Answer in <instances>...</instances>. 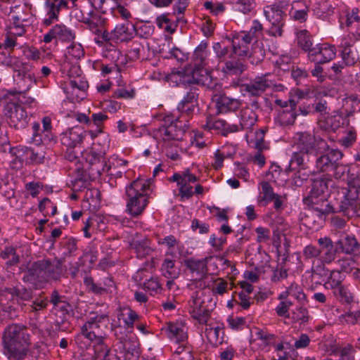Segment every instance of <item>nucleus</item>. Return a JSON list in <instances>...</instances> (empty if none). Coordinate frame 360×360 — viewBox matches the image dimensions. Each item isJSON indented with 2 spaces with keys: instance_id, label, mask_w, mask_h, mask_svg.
Here are the masks:
<instances>
[{
  "instance_id": "f257e3e1",
  "label": "nucleus",
  "mask_w": 360,
  "mask_h": 360,
  "mask_svg": "<svg viewBox=\"0 0 360 360\" xmlns=\"http://www.w3.org/2000/svg\"><path fill=\"white\" fill-rule=\"evenodd\" d=\"M1 344L3 354L8 360H24L30 352L27 327L18 323L8 325L3 333Z\"/></svg>"
},
{
  "instance_id": "f03ea898",
  "label": "nucleus",
  "mask_w": 360,
  "mask_h": 360,
  "mask_svg": "<svg viewBox=\"0 0 360 360\" xmlns=\"http://www.w3.org/2000/svg\"><path fill=\"white\" fill-rule=\"evenodd\" d=\"M206 46H196L193 56V67L186 68L184 71L172 72L168 79L178 82L177 79L182 83L196 84L210 87L212 83L210 72L206 68L207 51Z\"/></svg>"
},
{
  "instance_id": "7ed1b4c3",
  "label": "nucleus",
  "mask_w": 360,
  "mask_h": 360,
  "mask_svg": "<svg viewBox=\"0 0 360 360\" xmlns=\"http://www.w3.org/2000/svg\"><path fill=\"white\" fill-rule=\"evenodd\" d=\"M155 188L153 179L138 178L126 186L124 199L126 212L134 217L141 215L148 204V198Z\"/></svg>"
},
{
  "instance_id": "20e7f679",
  "label": "nucleus",
  "mask_w": 360,
  "mask_h": 360,
  "mask_svg": "<svg viewBox=\"0 0 360 360\" xmlns=\"http://www.w3.org/2000/svg\"><path fill=\"white\" fill-rule=\"evenodd\" d=\"M91 314L93 316L88 318L81 327L80 333L77 335L75 339L76 344L82 349L87 347V345L83 341L84 338L89 342L106 339V330L110 322L108 314L91 313Z\"/></svg>"
},
{
  "instance_id": "39448f33",
  "label": "nucleus",
  "mask_w": 360,
  "mask_h": 360,
  "mask_svg": "<svg viewBox=\"0 0 360 360\" xmlns=\"http://www.w3.org/2000/svg\"><path fill=\"white\" fill-rule=\"evenodd\" d=\"M303 51L308 53V58L316 65L311 70V75L317 79L319 82L326 79V74L319 64L326 63L332 60L335 56V46H303Z\"/></svg>"
},
{
  "instance_id": "423d86ee",
  "label": "nucleus",
  "mask_w": 360,
  "mask_h": 360,
  "mask_svg": "<svg viewBox=\"0 0 360 360\" xmlns=\"http://www.w3.org/2000/svg\"><path fill=\"white\" fill-rule=\"evenodd\" d=\"M7 66L13 70V79L20 94L27 93L33 83L34 73L32 72V65L23 63L18 59L9 58L5 61Z\"/></svg>"
},
{
  "instance_id": "0eeeda50",
  "label": "nucleus",
  "mask_w": 360,
  "mask_h": 360,
  "mask_svg": "<svg viewBox=\"0 0 360 360\" xmlns=\"http://www.w3.org/2000/svg\"><path fill=\"white\" fill-rule=\"evenodd\" d=\"M288 3L285 1H279L272 5L267 6L264 9V14L266 20L271 24V27L266 31L270 37H281L284 25L285 12Z\"/></svg>"
},
{
  "instance_id": "6e6552de",
  "label": "nucleus",
  "mask_w": 360,
  "mask_h": 360,
  "mask_svg": "<svg viewBox=\"0 0 360 360\" xmlns=\"http://www.w3.org/2000/svg\"><path fill=\"white\" fill-rule=\"evenodd\" d=\"M349 184L351 189L342 196L338 210L348 219L355 214L360 217V179H354Z\"/></svg>"
},
{
  "instance_id": "1a4fd4ad",
  "label": "nucleus",
  "mask_w": 360,
  "mask_h": 360,
  "mask_svg": "<svg viewBox=\"0 0 360 360\" xmlns=\"http://www.w3.org/2000/svg\"><path fill=\"white\" fill-rule=\"evenodd\" d=\"M318 148L323 149V153L316 158L314 173L332 171L333 168L342 160L343 153L338 149H330L323 139L319 141Z\"/></svg>"
},
{
  "instance_id": "9d476101",
  "label": "nucleus",
  "mask_w": 360,
  "mask_h": 360,
  "mask_svg": "<svg viewBox=\"0 0 360 360\" xmlns=\"http://www.w3.org/2000/svg\"><path fill=\"white\" fill-rule=\"evenodd\" d=\"M159 133L162 136L163 141H180L188 129L187 125L182 124V121L174 119L171 115L161 119L159 117Z\"/></svg>"
},
{
  "instance_id": "9b49d317",
  "label": "nucleus",
  "mask_w": 360,
  "mask_h": 360,
  "mask_svg": "<svg viewBox=\"0 0 360 360\" xmlns=\"http://www.w3.org/2000/svg\"><path fill=\"white\" fill-rule=\"evenodd\" d=\"M263 26L258 20H254L248 32L241 31L231 33L228 37L232 45H240L241 44L252 45H263Z\"/></svg>"
},
{
  "instance_id": "f8f14e48",
  "label": "nucleus",
  "mask_w": 360,
  "mask_h": 360,
  "mask_svg": "<svg viewBox=\"0 0 360 360\" xmlns=\"http://www.w3.org/2000/svg\"><path fill=\"white\" fill-rule=\"evenodd\" d=\"M4 113L9 127L15 129H25L28 124V115L25 109L15 101L8 102Z\"/></svg>"
},
{
  "instance_id": "ddd939ff",
  "label": "nucleus",
  "mask_w": 360,
  "mask_h": 360,
  "mask_svg": "<svg viewBox=\"0 0 360 360\" xmlns=\"http://www.w3.org/2000/svg\"><path fill=\"white\" fill-rule=\"evenodd\" d=\"M202 294L199 291L193 292L188 302V311L191 317L200 323L207 324L210 317L211 310L205 305V301L201 297Z\"/></svg>"
},
{
  "instance_id": "4468645a",
  "label": "nucleus",
  "mask_w": 360,
  "mask_h": 360,
  "mask_svg": "<svg viewBox=\"0 0 360 360\" xmlns=\"http://www.w3.org/2000/svg\"><path fill=\"white\" fill-rule=\"evenodd\" d=\"M104 153H96L93 150L86 151L82 155L88 164L89 175L94 178L100 176L107 167L108 161L104 157Z\"/></svg>"
},
{
  "instance_id": "2eb2a0df",
  "label": "nucleus",
  "mask_w": 360,
  "mask_h": 360,
  "mask_svg": "<svg viewBox=\"0 0 360 360\" xmlns=\"http://www.w3.org/2000/svg\"><path fill=\"white\" fill-rule=\"evenodd\" d=\"M70 8L68 0H45L44 9L46 17L44 19V24L50 25L58 21L60 11Z\"/></svg>"
},
{
  "instance_id": "dca6fc26",
  "label": "nucleus",
  "mask_w": 360,
  "mask_h": 360,
  "mask_svg": "<svg viewBox=\"0 0 360 360\" xmlns=\"http://www.w3.org/2000/svg\"><path fill=\"white\" fill-rule=\"evenodd\" d=\"M259 109L257 102H253L250 106L243 108L239 115L240 124H237L238 131L240 130L251 131L258 120L256 112Z\"/></svg>"
},
{
  "instance_id": "f3484780",
  "label": "nucleus",
  "mask_w": 360,
  "mask_h": 360,
  "mask_svg": "<svg viewBox=\"0 0 360 360\" xmlns=\"http://www.w3.org/2000/svg\"><path fill=\"white\" fill-rule=\"evenodd\" d=\"M320 251V261L323 264H329L336 258L338 252L337 246H334V243L330 237H321L317 240Z\"/></svg>"
},
{
  "instance_id": "a211bd4d",
  "label": "nucleus",
  "mask_w": 360,
  "mask_h": 360,
  "mask_svg": "<svg viewBox=\"0 0 360 360\" xmlns=\"http://www.w3.org/2000/svg\"><path fill=\"white\" fill-rule=\"evenodd\" d=\"M128 25V24L127 25L124 24L117 25L110 34L103 32L101 37L104 41H112L115 44L128 42L133 38L134 31L132 25L131 29Z\"/></svg>"
},
{
  "instance_id": "6ab92c4d",
  "label": "nucleus",
  "mask_w": 360,
  "mask_h": 360,
  "mask_svg": "<svg viewBox=\"0 0 360 360\" xmlns=\"http://www.w3.org/2000/svg\"><path fill=\"white\" fill-rule=\"evenodd\" d=\"M86 131L79 126L68 129L60 135L61 143L69 148H74L81 144Z\"/></svg>"
},
{
  "instance_id": "aec40b11",
  "label": "nucleus",
  "mask_w": 360,
  "mask_h": 360,
  "mask_svg": "<svg viewBox=\"0 0 360 360\" xmlns=\"http://www.w3.org/2000/svg\"><path fill=\"white\" fill-rule=\"evenodd\" d=\"M300 96L296 98V96H290L289 98L290 102V108L289 109H283L278 111V115L276 117V122L283 127H287L292 125L297 116V113L296 112V108L298 103V99Z\"/></svg>"
},
{
  "instance_id": "412c9836",
  "label": "nucleus",
  "mask_w": 360,
  "mask_h": 360,
  "mask_svg": "<svg viewBox=\"0 0 360 360\" xmlns=\"http://www.w3.org/2000/svg\"><path fill=\"white\" fill-rule=\"evenodd\" d=\"M113 331L117 339L123 344L126 358L129 360H137L139 356L138 343L126 339V335L122 333V327L120 325L115 326Z\"/></svg>"
},
{
  "instance_id": "4be33fe9",
  "label": "nucleus",
  "mask_w": 360,
  "mask_h": 360,
  "mask_svg": "<svg viewBox=\"0 0 360 360\" xmlns=\"http://www.w3.org/2000/svg\"><path fill=\"white\" fill-rule=\"evenodd\" d=\"M47 265L46 259L32 263L27 268V281L32 283H46V267Z\"/></svg>"
},
{
  "instance_id": "5701e85b",
  "label": "nucleus",
  "mask_w": 360,
  "mask_h": 360,
  "mask_svg": "<svg viewBox=\"0 0 360 360\" xmlns=\"http://www.w3.org/2000/svg\"><path fill=\"white\" fill-rule=\"evenodd\" d=\"M204 128L208 131H214L217 134H221L223 136L238 131L237 124H229L224 120L216 119L211 116L207 118Z\"/></svg>"
},
{
  "instance_id": "b1692460",
  "label": "nucleus",
  "mask_w": 360,
  "mask_h": 360,
  "mask_svg": "<svg viewBox=\"0 0 360 360\" xmlns=\"http://www.w3.org/2000/svg\"><path fill=\"white\" fill-rule=\"evenodd\" d=\"M46 262L48 263L46 267V283L60 281L66 272V268L63 266L64 260L55 258L53 261L46 259Z\"/></svg>"
},
{
  "instance_id": "393cba45",
  "label": "nucleus",
  "mask_w": 360,
  "mask_h": 360,
  "mask_svg": "<svg viewBox=\"0 0 360 360\" xmlns=\"http://www.w3.org/2000/svg\"><path fill=\"white\" fill-rule=\"evenodd\" d=\"M333 176L337 179H342L347 181V187L343 188L342 193V196L346 195V193L351 189L349 183L354 179H360L356 174L351 173L350 167L347 165L340 163V161L333 168Z\"/></svg>"
},
{
  "instance_id": "a878e982",
  "label": "nucleus",
  "mask_w": 360,
  "mask_h": 360,
  "mask_svg": "<svg viewBox=\"0 0 360 360\" xmlns=\"http://www.w3.org/2000/svg\"><path fill=\"white\" fill-rule=\"evenodd\" d=\"M167 337L177 343L184 342L188 338L187 328L182 323H169L167 326L162 328Z\"/></svg>"
},
{
  "instance_id": "bb28decb",
  "label": "nucleus",
  "mask_w": 360,
  "mask_h": 360,
  "mask_svg": "<svg viewBox=\"0 0 360 360\" xmlns=\"http://www.w3.org/2000/svg\"><path fill=\"white\" fill-rule=\"evenodd\" d=\"M214 101L216 107L219 113H227L229 112L236 111L242 105L241 100L231 98L224 94L216 95Z\"/></svg>"
},
{
  "instance_id": "cd10ccee",
  "label": "nucleus",
  "mask_w": 360,
  "mask_h": 360,
  "mask_svg": "<svg viewBox=\"0 0 360 360\" xmlns=\"http://www.w3.org/2000/svg\"><path fill=\"white\" fill-rule=\"evenodd\" d=\"M270 73L265 74L260 77H257L249 84L246 85V91L252 96H259L262 94L267 88L274 85V83L266 77Z\"/></svg>"
},
{
  "instance_id": "c85d7f7f",
  "label": "nucleus",
  "mask_w": 360,
  "mask_h": 360,
  "mask_svg": "<svg viewBox=\"0 0 360 360\" xmlns=\"http://www.w3.org/2000/svg\"><path fill=\"white\" fill-rule=\"evenodd\" d=\"M205 329V335L208 342L212 345L217 346L223 342L222 335L224 328L222 323H217L216 326L207 323Z\"/></svg>"
},
{
  "instance_id": "c756f323",
  "label": "nucleus",
  "mask_w": 360,
  "mask_h": 360,
  "mask_svg": "<svg viewBox=\"0 0 360 360\" xmlns=\"http://www.w3.org/2000/svg\"><path fill=\"white\" fill-rule=\"evenodd\" d=\"M117 318L120 321L118 326H122L120 321H123V327L126 329H132L135 321L139 319L138 314L128 306L120 307L117 314ZM122 328V326H121Z\"/></svg>"
},
{
  "instance_id": "7c9ffc66",
  "label": "nucleus",
  "mask_w": 360,
  "mask_h": 360,
  "mask_svg": "<svg viewBox=\"0 0 360 360\" xmlns=\"http://www.w3.org/2000/svg\"><path fill=\"white\" fill-rule=\"evenodd\" d=\"M339 252L352 254L359 249V243L354 236L345 235L336 242Z\"/></svg>"
},
{
  "instance_id": "2f4dec72",
  "label": "nucleus",
  "mask_w": 360,
  "mask_h": 360,
  "mask_svg": "<svg viewBox=\"0 0 360 360\" xmlns=\"http://www.w3.org/2000/svg\"><path fill=\"white\" fill-rule=\"evenodd\" d=\"M212 257H206L202 259L188 258L185 260V265L188 269L199 276H205L207 272V263Z\"/></svg>"
},
{
  "instance_id": "473e14b6",
  "label": "nucleus",
  "mask_w": 360,
  "mask_h": 360,
  "mask_svg": "<svg viewBox=\"0 0 360 360\" xmlns=\"http://www.w3.org/2000/svg\"><path fill=\"white\" fill-rule=\"evenodd\" d=\"M307 200L310 202L311 209L321 214V216L325 217L326 214L335 212L333 206L326 198V196L307 198Z\"/></svg>"
},
{
  "instance_id": "72a5a7b5",
  "label": "nucleus",
  "mask_w": 360,
  "mask_h": 360,
  "mask_svg": "<svg viewBox=\"0 0 360 360\" xmlns=\"http://www.w3.org/2000/svg\"><path fill=\"white\" fill-rule=\"evenodd\" d=\"M297 136V141L295 143L297 149L308 153L314 150L316 144L318 146V142L321 139L316 140L313 136L306 132L299 133Z\"/></svg>"
},
{
  "instance_id": "f704fd0d",
  "label": "nucleus",
  "mask_w": 360,
  "mask_h": 360,
  "mask_svg": "<svg viewBox=\"0 0 360 360\" xmlns=\"http://www.w3.org/2000/svg\"><path fill=\"white\" fill-rule=\"evenodd\" d=\"M309 11V6L305 1H294L290 15L294 20L304 22L307 20Z\"/></svg>"
},
{
  "instance_id": "c9c22d12",
  "label": "nucleus",
  "mask_w": 360,
  "mask_h": 360,
  "mask_svg": "<svg viewBox=\"0 0 360 360\" xmlns=\"http://www.w3.org/2000/svg\"><path fill=\"white\" fill-rule=\"evenodd\" d=\"M331 182V179L328 177H321L314 179L307 198L326 196L325 193L328 191V186Z\"/></svg>"
},
{
  "instance_id": "e433bc0d",
  "label": "nucleus",
  "mask_w": 360,
  "mask_h": 360,
  "mask_svg": "<svg viewBox=\"0 0 360 360\" xmlns=\"http://www.w3.org/2000/svg\"><path fill=\"white\" fill-rule=\"evenodd\" d=\"M105 340L101 341L92 340L89 342L87 346L90 344L93 345L94 354L93 355V360H109L110 349L105 343Z\"/></svg>"
},
{
  "instance_id": "4c0bfd02",
  "label": "nucleus",
  "mask_w": 360,
  "mask_h": 360,
  "mask_svg": "<svg viewBox=\"0 0 360 360\" xmlns=\"http://www.w3.org/2000/svg\"><path fill=\"white\" fill-rule=\"evenodd\" d=\"M324 217L310 208L302 218V223L309 229H318L321 226Z\"/></svg>"
},
{
  "instance_id": "58836bf2",
  "label": "nucleus",
  "mask_w": 360,
  "mask_h": 360,
  "mask_svg": "<svg viewBox=\"0 0 360 360\" xmlns=\"http://www.w3.org/2000/svg\"><path fill=\"white\" fill-rule=\"evenodd\" d=\"M295 171L292 179V184L300 187L309 179L311 174H315L313 170L309 169L291 168L290 166L286 171Z\"/></svg>"
},
{
  "instance_id": "ea45409f",
  "label": "nucleus",
  "mask_w": 360,
  "mask_h": 360,
  "mask_svg": "<svg viewBox=\"0 0 360 360\" xmlns=\"http://www.w3.org/2000/svg\"><path fill=\"white\" fill-rule=\"evenodd\" d=\"M56 39L60 42L69 43L75 39V34L63 25H56L53 27Z\"/></svg>"
},
{
  "instance_id": "a19ab883",
  "label": "nucleus",
  "mask_w": 360,
  "mask_h": 360,
  "mask_svg": "<svg viewBox=\"0 0 360 360\" xmlns=\"http://www.w3.org/2000/svg\"><path fill=\"white\" fill-rule=\"evenodd\" d=\"M32 134L31 137L32 142L37 146L41 144H47L50 143L53 139L49 137V139H45L43 135H46L44 130L41 129L39 122H34L32 126Z\"/></svg>"
},
{
  "instance_id": "79ce46f5",
  "label": "nucleus",
  "mask_w": 360,
  "mask_h": 360,
  "mask_svg": "<svg viewBox=\"0 0 360 360\" xmlns=\"http://www.w3.org/2000/svg\"><path fill=\"white\" fill-rule=\"evenodd\" d=\"M175 260L171 257L165 259L162 264V272L165 277L167 278L174 279L177 278L179 271L175 267Z\"/></svg>"
},
{
  "instance_id": "37998d69",
  "label": "nucleus",
  "mask_w": 360,
  "mask_h": 360,
  "mask_svg": "<svg viewBox=\"0 0 360 360\" xmlns=\"http://www.w3.org/2000/svg\"><path fill=\"white\" fill-rule=\"evenodd\" d=\"M22 48L23 55L30 60H39L44 58L46 56L50 55V52H46V50L41 49V51L37 49L36 46H21Z\"/></svg>"
},
{
  "instance_id": "c03bdc74",
  "label": "nucleus",
  "mask_w": 360,
  "mask_h": 360,
  "mask_svg": "<svg viewBox=\"0 0 360 360\" xmlns=\"http://www.w3.org/2000/svg\"><path fill=\"white\" fill-rule=\"evenodd\" d=\"M83 46H68L65 53V61L75 63L84 56Z\"/></svg>"
},
{
  "instance_id": "a18cd8bd",
  "label": "nucleus",
  "mask_w": 360,
  "mask_h": 360,
  "mask_svg": "<svg viewBox=\"0 0 360 360\" xmlns=\"http://www.w3.org/2000/svg\"><path fill=\"white\" fill-rule=\"evenodd\" d=\"M89 17L84 20V23L87 24L90 29H95V32L103 33L101 29L104 23V19L101 15L96 13L94 11H91L88 13Z\"/></svg>"
},
{
  "instance_id": "49530a36",
  "label": "nucleus",
  "mask_w": 360,
  "mask_h": 360,
  "mask_svg": "<svg viewBox=\"0 0 360 360\" xmlns=\"http://www.w3.org/2000/svg\"><path fill=\"white\" fill-rule=\"evenodd\" d=\"M309 153L303 151H296L292 155L290 160V165L296 164L297 168L309 169L308 163L309 162Z\"/></svg>"
},
{
  "instance_id": "de8ad7c7",
  "label": "nucleus",
  "mask_w": 360,
  "mask_h": 360,
  "mask_svg": "<svg viewBox=\"0 0 360 360\" xmlns=\"http://www.w3.org/2000/svg\"><path fill=\"white\" fill-rule=\"evenodd\" d=\"M226 3L231 5L234 10L244 14L249 13L254 6V0H226Z\"/></svg>"
},
{
  "instance_id": "09e8293b",
  "label": "nucleus",
  "mask_w": 360,
  "mask_h": 360,
  "mask_svg": "<svg viewBox=\"0 0 360 360\" xmlns=\"http://www.w3.org/2000/svg\"><path fill=\"white\" fill-rule=\"evenodd\" d=\"M347 74V68L340 62L334 63L328 70V77L332 79L342 80Z\"/></svg>"
},
{
  "instance_id": "8fccbe9b",
  "label": "nucleus",
  "mask_w": 360,
  "mask_h": 360,
  "mask_svg": "<svg viewBox=\"0 0 360 360\" xmlns=\"http://www.w3.org/2000/svg\"><path fill=\"white\" fill-rule=\"evenodd\" d=\"M342 58L346 65H354L359 60V57L354 46H343Z\"/></svg>"
},
{
  "instance_id": "3c124183",
  "label": "nucleus",
  "mask_w": 360,
  "mask_h": 360,
  "mask_svg": "<svg viewBox=\"0 0 360 360\" xmlns=\"http://www.w3.org/2000/svg\"><path fill=\"white\" fill-rule=\"evenodd\" d=\"M287 288L290 295L295 298L300 304H304L307 302V295L304 292L302 288L298 283L292 281Z\"/></svg>"
},
{
  "instance_id": "603ef678",
  "label": "nucleus",
  "mask_w": 360,
  "mask_h": 360,
  "mask_svg": "<svg viewBox=\"0 0 360 360\" xmlns=\"http://www.w3.org/2000/svg\"><path fill=\"white\" fill-rule=\"evenodd\" d=\"M271 226L274 229V234L285 236L289 233L290 226L281 217L277 216L274 218Z\"/></svg>"
},
{
  "instance_id": "864d4df0",
  "label": "nucleus",
  "mask_w": 360,
  "mask_h": 360,
  "mask_svg": "<svg viewBox=\"0 0 360 360\" xmlns=\"http://www.w3.org/2000/svg\"><path fill=\"white\" fill-rule=\"evenodd\" d=\"M345 276L340 270H332L326 281V284L330 286L331 289L337 288L343 286L342 281L345 280Z\"/></svg>"
},
{
  "instance_id": "5fc2aeb1",
  "label": "nucleus",
  "mask_w": 360,
  "mask_h": 360,
  "mask_svg": "<svg viewBox=\"0 0 360 360\" xmlns=\"http://www.w3.org/2000/svg\"><path fill=\"white\" fill-rule=\"evenodd\" d=\"M179 141H163L162 148L166 153V155L173 160L179 159Z\"/></svg>"
},
{
  "instance_id": "6e6d98bb",
  "label": "nucleus",
  "mask_w": 360,
  "mask_h": 360,
  "mask_svg": "<svg viewBox=\"0 0 360 360\" xmlns=\"http://www.w3.org/2000/svg\"><path fill=\"white\" fill-rule=\"evenodd\" d=\"M25 31L23 25H18L11 27L4 45H15L17 44L16 37L22 36Z\"/></svg>"
},
{
  "instance_id": "4d7b16f0",
  "label": "nucleus",
  "mask_w": 360,
  "mask_h": 360,
  "mask_svg": "<svg viewBox=\"0 0 360 360\" xmlns=\"http://www.w3.org/2000/svg\"><path fill=\"white\" fill-rule=\"evenodd\" d=\"M159 244L165 245L167 250L166 252L167 257H175V248L178 244V241L174 236H168L165 237L162 242L159 241Z\"/></svg>"
},
{
  "instance_id": "13d9d810",
  "label": "nucleus",
  "mask_w": 360,
  "mask_h": 360,
  "mask_svg": "<svg viewBox=\"0 0 360 360\" xmlns=\"http://www.w3.org/2000/svg\"><path fill=\"white\" fill-rule=\"evenodd\" d=\"M26 153L32 164L39 165L44 161L45 152L43 150L30 148L27 150Z\"/></svg>"
},
{
  "instance_id": "bf43d9fd",
  "label": "nucleus",
  "mask_w": 360,
  "mask_h": 360,
  "mask_svg": "<svg viewBox=\"0 0 360 360\" xmlns=\"http://www.w3.org/2000/svg\"><path fill=\"white\" fill-rule=\"evenodd\" d=\"M261 188L262 197L260 200L265 202L266 204L272 202L274 198H275V196L277 195L274 192L272 186L269 182L262 181L261 183Z\"/></svg>"
},
{
  "instance_id": "052dcab7",
  "label": "nucleus",
  "mask_w": 360,
  "mask_h": 360,
  "mask_svg": "<svg viewBox=\"0 0 360 360\" xmlns=\"http://www.w3.org/2000/svg\"><path fill=\"white\" fill-rule=\"evenodd\" d=\"M231 52L230 53V57L236 59L238 58V60L240 61L241 59H244L245 58H249V55L250 53V46H231Z\"/></svg>"
},
{
  "instance_id": "680f3d73",
  "label": "nucleus",
  "mask_w": 360,
  "mask_h": 360,
  "mask_svg": "<svg viewBox=\"0 0 360 360\" xmlns=\"http://www.w3.org/2000/svg\"><path fill=\"white\" fill-rule=\"evenodd\" d=\"M49 304V300L46 297L36 298L32 303L29 305L26 310L29 312L38 313L40 311L44 310Z\"/></svg>"
},
{
  "instance_id": "e2e57ef3",
  "label": "nucleus",
  "mask_w": 360,
  "mask_h": 360,
  "mask_svg": "<svg viewBox=\"0 0 360 360\" xmlns=\"http://www.w3.org/2000/svg\"><path fill=\"white\" fill-rule=\"evenodd\" d=\"M228 282L221 278L214 281L211 290L214 295H223L227 292Z\"/></svg>"
},
{
  "instance_id": "0e129e2a",
  "label": "nucleus",
  "mask_w": 360,
  "mask_h": 360,
  "mask_svg": "<svg viewBox=\"0 0 360 360\" xmlns=\"http://www.w3.org/2000/svg\"><path fill=\"white\" fill-rule=\"evenodd\" d=\"M357 133L354 127H349L346 135L340 141L342 146L348 148L352 146L356 141Z\"/></svg>"
},
{
  "instance_id": "69168bd1",
  "label": "nucleus",
  "mask_w": 360,
  "mask_h": 360,
  "mask_svg": "<svg viewBox=\"0 0 360 360\" xmlns=\"http://www.w3.org/2000/svg\"><path fill=\"white\" fill-rule=\"evenodd\" d=\"M340 271L345 273H351L357 268L356 261L353 257H346L338 260Z\"/></svg>"
},
{
  "instance_id": "338daca9",
  "label": "nucleus",
  "mask_w": 360,
  "mask_h": 360,
  "mask_svg": "<svg viewBox=\"0 0 360 360\" xmlns=\"http://www.w3.org/2000/svg\"><path fill=\"white\" fill-rule=\"evenodd\" d=\"M292 319L295 322L306 323L309 320V313L307 308L299 307L292 312Z\"/></svg>"
},
{
  "instance_id": "774afa93",
  "label": "nucleus",
  "mask_w": 360,
  "mask_h": 360,
  "mask_svg": "<svg viewBox=\"0 0 360 360\" xmlns=\"http://www.w3.org/2000/svg\"><path fill=\"white\" fill-rule=\"evenodd\" d=\"M291 301H281L275 308L276 314L280 317L290 318L289 309L292 307Z\"/></svg>"
}]
</instances>
